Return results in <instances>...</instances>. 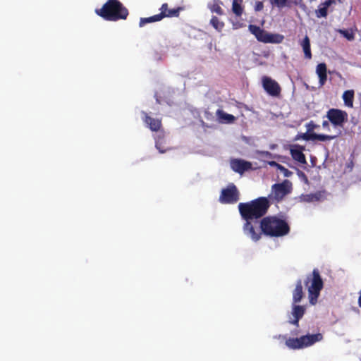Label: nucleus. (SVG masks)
Wrapping results in <instances>:
<instances>
[{
  "label": "nucleus",
  "instance_id": "nucleus-35",
  "mask_svg": "<svg viewBox=\"0 0 361 361\" xmlns=\"http://www.w3.org/2000/svg\"><path fill=\"white\" fill-rule=\"evenodd\" d=\"M280 171L283 173L285 177H290L293 173L291 171H290L288 169L285 168L284 166L282 167Z\"/></svg>",
  "mask_w": 361,
  "mask_h": 361
},
{
  "label": "nucleus",
  "instance_id": "nucleus-38",
  "mask_svg": "<svg viewBox=\"0 0 361 361\" xmlns=\"http://www.w3.org/2000/svg\"><path fill=\"white\" fill-rule=\"evenodd\" d=\"M329 121H324L322 122V126L325 129H329Z\"/></svg>",
  "mask_w": 361,
  "mask_h": 361
},
{
  "label": "nucleus",
  "instance_id": "nucleus-26",
  "mask_svg": "<svg viewBox=\"0 0 361 361\" xmlns=\"http://www.w3.org/2000/svg\"><path fill=\"white\" fill-rule=\"evenodd\" d=\"M316 73L318 76L322 75H326L327 74V68H326V63H319L317 66Z\"/></svg>",
  "mask_w": 361,
  "mask_h": 361
},
{
  "label": "nucleus",
  "instance_id": "nucleus-34",
  "mask_svg": "<svg viewBox=\"0 0 361 361\" xmlns=\"http://www.w3.org/2000/svg\"><path fill=\"white\" fill-rule=\"evenodd\" d=\"M318 77H319V82L320 85L321 86L324 85L327 80V74L319 75Z\"/></svg>",
  "mask_w": 361,
  "mask_h": 361
},
{
  "label": "nucleus",
  "instance_id": "nucleus-32",
  "mask_svg": "<svg viewBox=\"0 0 361 361\" xmlns=\"http://www.w3.org/2000/svg\"><path fill=\"white\" fill-rule=\"evenodd\" d=\"M212 11L215 12L219 15H223V9L219 4H214V6L212 8Z\"/></svg>",
  "mask_w": 361,
  "mask_h": 361
},
{
  "label": "nucleus",
  "instance_id": "nucleus-13",
  "mask_svg": "<svg viewBox=\"0 0 361 361\" xmlns=\"http://www.w3.org/2000/svg\"><path fill=\"white\" fill-rule=\"evenodd\" d=\"M305 310H306V309H305V306L293 303L291 314L293 317V319L291 321H289V322L291 324L298 326L299 321L304 316V314L305 313Z\"/></svg>",
  "mask_w": 361,
  "mask_h": 361
},
{
  "label": "nucleus",
  "instance_id": "nucleus-3",
  "mask_svg": "<svg viewBox=\"0 0 361 361\" xmlns=\"http://www.w3.org/2000/svg\"><path fill=\"white\" fill-rule=\"evenodd\" d=\"M95 13L108 21L126 20L129 11L118 0H107L101 8H97Z\"/></svg>",
  "mask_w": 361,
  "mask_h": 361
},
{
  "label": "nucleus",
  "instance_id": "nucleus-1",
  "mask_svg": "<svg viewBox=\"0 0 361 361\" xmlns=\"http://www.w3.org/2000/svg\"><path fill=\"white\" fill-rule=\"evenodd\" d=\"M271 203L267 197H260L247 202L238 204L241 218L245 221L243 226L244 233L253 241L261 238V233H257L253 222L263 217L268 212Z\"/></svg>",
  "mask_w": 361,
  "mask_h": 361
},
{
  "label": "nucleus",
  "instance_id": "nucleus-40",
  "mask_svg": "<svg viewBox=\"0 0 361 361\" xmlns=\"http://www.w3.org/2000/svg\"><path fill=\"white\" fill-rule=\"evenodd\" d=\"M311 196H312L311 197H310V196H308V197H309V198H308V200H307L308 201H312V200H313L314 199H315V200H317V199H318L315 195H311Z\"/></svg>",
  "mask_w": 361,
  "mask_h": 361
},
{
  "label": "nucleus",
  "instance_id": "nucleus-30",
  "mask_svg": "<svg viewBox=\"0 0 361 361\" xmlns=\"http://www.w3.org/2000/svg\"><path fill=\"white\" fill-rule=\"evenodd\" d=\"M319 127V126L314 123L313 121H311L306 124L307 131L310 133H314V130Z\"/></svg>",
  "mask_w": 361,
  "mask_h": 361
},
{
  "label": "nucleus",
  "instance_id": "nucleus-17",
  "mask_svg": "<svg viewBox=\"0 0 361 361\" xmlns=\"http://www.w3.org/2000/svg\"><path fill=\"white\" fill-rule=\"evenodd\" d=\"M300 44L303 49L305 58L307 59H311L312 55L311 51L310 40L309 37L306 35L304 37V39L300 42Z\"/></svg>",
  "mask_w": 361,
  "mask_h": 361
},
{
  "label": "nucleus",
  "instance_id": "nucleus-24",
  "mask_svg": "<svg viewBox=\"0 0 361 361\" xmlns=\"http://www.w3.org/2000/svg\"><path fill=\"white\" fill-rule=\"evenodd\" d=\"M210 23L219 32H221L224 27V22L221 21L216 16H212Z\"/></svg>",
  "mask_w": 361,
  "mask_h": 361
},
{
  "label": "nucleus",
  "instance_id": "nucleus-19",
  "mask_svg": "<svg viewBox=\"0 0 361 361\" xmlns=\"http://www.w3.org/2000/svg\"><path fill=\"white\" fill-rule=\"evenodd\" d=\"M249 30L251 32L252 34H253L255 36L258 41L262 42L266 32L264 30L262 29L259 26L255 25H250Z\"/></svg>",
  "mask_w": 361,
  "mask_h": 361
},
{
  "label": "nucleus",
  "instance_id": "nucleus-2",
  "mask_svg": "<svg viewBox=\"0 0 361 361\" xmlns=\"http://www.w3.org/2000/svg\"><path fill=\"white\" fill-rule=\"evenodd\" d=\"M261 233L269 237H282L290 232V226L287 221L276 216H268L263 217L259 224Z\"/></svg>",
  "mask_w": 361,
  "mask_h": 361
},
{
  "label": "nucleus",
  "instance_id": "nucleus-21",
  "mask_svg": "<svg viewBox=\"0 0 361 361\" xmlns=\"http://www.w3.org/2000/svg\"><path fill=\"white\" fill-rule=\"evenodd\" d=\"M354 91L353 90H346L343 94V99L346 106L352 108L353 106Z\"/></svg>",
  "mask_w": 361,
  "mask_h": 361
},
{
  "label": "nucleus",
  "instance_id": "nucleus-8",
  "mask_svg": "<svg viewBox=\"0 0 361 361\" xmlns=\"http://www.w3.org/2000/svg\"><path fill=\"white\" fill-rule=\"evenodd\" d=\"M326 116L335 127H343V124L347 122L348 116L345 111L332 108L329 109Z\"/></svg>",
  "mask_w": 361,
  "mask_h": 361
},
{
  "label": "nucleus",
  "instance_id": "nucleus-44",
  "mask_svg": "<svg viewBox=\"0 0 361 361\" xmlns=\"http://www.w3.org/2000/svg\"><path fill=\"white\" fill-rule=\"evenodd\" d=\"M339 2H341V0H338Z\"/></svg>",
  "mask_w": 361,
  "mask_h": 361
},
{
  "label": "nucleus",
  "instance_id": "nucleus-28",
  "mask_svg": "<svg viewBox=\"0 0 361 361\" xmlns=\"http://www.w3.org/2000/svg\"><path fill=\"white\" fill-rule=\"evenodd\" d=\"M339 32L349 41H352L355 38V35L352 31H349L348 30H340Z\"/></svg>",
  "mask_w": 361,
  "mask_h": 361
},
{
  "label": "nucleus",
  "instance_id": "nucleus-9",
  "mask_svg": "<svg viewBox=\"0 0 361 361\" xmlns=\"http://www.w3.org/2000/svg\"><path fill=\"white\" fill-rule=\"evenodd\" d=\"M262 86L264 90L272 97L279 96L281 91L279 83L267 76L262 78Z\"/></svg>",
  "mask_w": 361,
  "mask_h": 361
},
{
  "label": "nucleus",
  "instance_id": "nucleus-7",
  "mask_svg": "<svg viewBox=\"0 0 361 361\" xmlns=\"http://www.w3.org/2000/svg\"><path fill=\"white\" fill-rule=\"evenodd\" d=\"M239 191L233 183L221 190L219 202L222 204H234L239 200Z\"/></svg>",
  "mask_w": 361,
  "mask_h": 361
},
{
  "label": "nucleus",
  "instance_id": "nucleus-22",
  "mask_svg": "<svg viewBox=\"0 0 361 361\" xmlns=\"http://www.w3.org/2000/svg\"><path fill=\"white\" fill-rule=\"evenodd\" d=\"M243 1V0H233L232 11L237 17H240L244 11Z\"/></svg>",
  "mask_w": 361,
  "mask_h": 361
},
{
  "label": "nucleus",
  "instance_id": "nucleus-4",
  "mask_svg": "<svg viewBox=\"0 0 361 361\" xmlns=\"http://www.w3.org/2000/svg\"><path fill=\"white\" fill-rule=\"evenodd\" d=\"M304 284L308 290L310 303L315 305L324 288V281L318 269H314L311 274L307 275Z\"/></svg>",
  "mask_w": 361,
  "mask_h": 361
},
{
  "label": "nucleus",
  "instance_id": "nucleus-42",
  "mask_svg": "<svg viewBox=\"0 0 361 361\" xmlns=\"http://www.w3.org/2000/svg\"><path fill=\"white\" fill-rule=\"evenodd\" d=\"M358 304H359V306L361 307V290H360V296L358 298Z\"/></svg>",
  "mask_w": 361,
  "mask_h": 361
},
{
  "label": "nucleus",
  "instance_id": "nucleus-31",
  "mask_svg": "<svg viewBox=\"0 0 361 361\" xmlns=\"http://www.w3.org/2000/svg\"><path fill=\"white\" fill-rule=\"evenodd\" d=\"M155 147L156 148L159 150V152L160 153H165L166 152H167L168 150H170L171 148H165L164 146H163V144H162V142L160 141V140H157L156 141V145H155Z\"/></svg>",
  "mask_w": 361,
  "mask_h": 361
},
{
  "label": "nucleus",
  "instance_id": "nucleus-43",
  "mask_svg": "<svg viewBox=\"0 0 361 361\" xmlns=\"http://www.w3.org/2000/svg\"><path fill=\"white\" fill-rule=\"evenodd\" d=\"M298 175L306 178L305 174L302 171H298Z\"/></svg>",
  "mask_w": 361,
  "mask_h": 361
},
{
  "label": "nucleus",
  "instance_id": "nucleus-15",
  "mask_svg": "<svg viewBox=\"0 0 361 361\" xmlns=\"http://www.w3.org/2000/svg\"><path fill=\"white\" fill-rule=\"evenodd\" d=\"M304 297L302 288V282L301 279L296 281L295 289L293 290V303L297 304L300 302Z\"/></svg>",
  "mask_w": 361,
  "mask_h": 361
},
{
  "label": "nucleus",
  "instance_id": "nucleus-23",
  "mask_svg": "<svg viewBox=\"0 0 361 361\" xmlns=\"http://www.w3.org/2000/svg\"><path fill=\"white\" fill-rule=\"evenodd\" d=\"M315 15L317 18H326L328 15V7L322 3L319 6V8L315 11Z\"/></svg>",
  "mask_w": 361,
  "mask_h": 361
},
{
  "label": "nucleus",
  "instance_id": "nucleus-27",
  "mask_svg": "<svg viewBox=\"0 0 361 361\" xmlns=\"http://www.w3.org/2000/svg\"><path fill=\"white\" fill-rule=\"evenodd\" d=\"M313 133H310L307 131L305 133H299L296 135L295 140H298L302 139L304 140H313Z\"/></svg>",
  "mask_w": 361,
  "mask_h": 361
},
{
  "label": "nucleus",
  "instance_id": "nucleus-5",
  "mask_svg": "<svg viewBox=\"0 0 361 361\" xmlns=\"http://www.w3.org/2000/svg\"><path fill=\"white\" fill-rule=\"evenodd\" d=\"M323 339V335L321 333L315 334H307L300 338H289L286 341V345L290 349H302L311 346L317 342Z\"/></svg>",
  "mask_w": 361,
  "mask_h": 361
},
{
  "label": "nucleus",
  "instance_id": "nucleus-39",
  "mask_svg": "<svg viewBox=\"0 0 361 361\" xmlns=\"http://www.w3.org/2000/svg\"><path fill=\"white\" fill-rule=\"evenodd\" d=\"M276 163L275 161H269V165L273 167H275L276 166Z\"/></svg>",
  "mask_w": 361,
  "mask_h": 361
},
{
  "label": "nucleus",
  "instance_id": "nucleus-14",
  "mask_svg": "<svg viewBox=\"0 0 361 361\" xmlns=\"http://www.w3.org/2000/svg\"><path fill=\"white\" fill-rule=\"evenodd\" d=\"M161 12L159 14H162L164 18H172V17H178L180 15V12L183 10L182 7H177L175 8H169V5L167 3H164L161 5L159 8Z\"/></svg>",
  "mask_w": 361,
  "mask_h": 361
},
{
  "label": "nucleus",
  "instance_id": "nucleus-33",
  "mask_svg": "<svg viewBox=\"0 0 361 361\" xmlns=\"http://www.w3.org/2000/svg\"><path fill=\"white\" fill-rule=\"evenodd\" d=\"M264 8V4L262 1H257L255 5V11H260Z\"/></svg>",
  "mask_w": 361,
  "mask_h": 361
},
{
  "label": "nucleus",
  "instance_id": "nucleus-20",
  "mask_svg": "<svg viewBox=\"0 0 361 361\" xmlns=\"http://www.w3.org/2000/svg\"><path fill=\"white\" fill-rule=\"evenodd\" d=\"M162 19H164V16L159 13L148 18H141L139 23V26L143 27L147 23L160 21Z\"/></svg>",
  "mask_w": 361,
  "mask_h": 361
},
{
  "label": "nucleus",
  "instance_id": "nucleus-29",
  "mask_svg": "<svg viewBox=\"0 0 361 361\" xmlns=\"http://www.w3.org/2000/svg\"><path fill=\"white\" fill-rule=\"evenodd\" d=\"M270 3L279 8H283L287 6V0H270Z\"/></svg>",
  "mask_w": 361,
  "mask_h": 361
},
{
  "label": "nucleus",
  "instance_id": "nucleus-11",
  "mask_svg": "<svg viewBox=\"0 0 361 361\" xmlns=\"http://www.w3.org/2000/svg\"><path fill=\"white\" fill-rule=\"evenodd\" d=\"M305 147L300 145H294L290 149V153L293 160L302 164H306V157L303 153Z\"/></svg>",
  "mask_w": 361,
  "mask_h": 361
},
{
  "label": "nucleus",
  "instance_id": "nucleus-36",
  "mask_svg": "<svg viewBox=\"0 0 361 361\" xmlns=\"http://www.w3.org/2000/svg\"><path fill=\"white\" fill-rule=\"evenodd\" d=\"M301 1L302 0H287V6H290L291 4L298 5L300 4Z\"/></svg>",
  "mask_w": 361,
  "mask_h": 361
},
{
  "label": "nucleus",
  "instance_id": "nucleus-16",
  "mask_svg": "<svg viewBox=\"0 0 361 361\" xmlns=\"http://www.w3.org/2000/svg\"><path fill=\"white\" fill-rule=\"evenodd\" d=\"M284 39V36L278 33H269L265 32L262 42L264 43H281Z\"/></svg>",
  "mask_w": 361,
  "mask_h": 361
},
{
  "label": "nucleus",
  "instance_id": "nucleus-41",
  "mask_svg": "<svg viewBox=\"0 0 361 361\" xmlns=\"http://www.w3.org/2000/svg\"><path fill=\"white\" fill-rule=\"evenodd\" d=\"M283 166L279 164V163H276V166H275L278 170H281Z\"/></svg>",
  "mask_w": 361,
  "mask_h": 361
},
{
  "label": "nucleus",
  "instance_id": "nucleus-25",
  "mask_svg": "<svg viewBox=\"0 0 361 361\" xmlns=\"http://www.w3.org/2000/svg\"><path fill=\"white\" fill-rule=\"evenodd\" d=\"M313 140H319V141H329L335 139L336 137V135H324V134H317L313 133Z\"/></svg>",
  "mask_w": 361,
  "mask_h": 361
},
{
  "label": "nucleus",
  "instance_id": "nucleus-18",
  "mask_svg": "<svg viewBox=\"0 0 361 361\" xmlns=\"http://www.w3.org/2000/svg\"><path fill=\"white\" fill-rule=\"evenodd\" d=\"M216 114L221 123H232L235 121V117L233 115L228 114L221 109H218Z\"/></svg>",
  "mask_w": 361,
  "mask_h": 361
},
{
  "label": "nucleus",
  "instance_id": "nucleus-12",
  "mask_svg": "<svg viewBox=\"0 0 361 361\" xmlns=\"http://www.w3.org/2000/svg\"><path fill=\"white\" fill-rule=\"evenodd\" d=\"M142 115L144 123L152 131L157 132L161 129L162 126L161 119L154 118L149 116L145 111H142Z\"/></svg>",
  "mask_w": 361,
  "mask_h": 361
},
{
  "label": "nucleus",
  "instance_id": "nucleus-37",
  "mask_svg": "<svg viewBox=\"0 0 361 361\" xmlns=\"http://www.w3.org/2000/svg\"><path fill=\"white\" fill-rule=\"evenodd\" d=\"M323 4L326 6V7L329 8L332 4H336V0H326Z\"/></svg>",
  "mask_w": 361,
  "mask_h": 361
},
{
  "label": "nucleus",
  "instance_id": "nucleus-10",
  "mask_svg": "<svg viewBox=\"0 0 361 361\" xmlns=\"http://www.w3.org/2000/svg\"><path fill=\"white\" fill-rule=\"evenodd\" d=\"M231 167L235 172L243 174L252 168V164L243 159H234L231 161Z\"/></svg>",
  "mask_w": 361,
  "mask_h": 361
},
{
  "label": "nucleus",
  "instance_id": "nucleus-6",
  "mask_svg": "<svg viewBox=\"0 0 361 361\" xmlns=\"http://www.w3.org/2000/svg\"><path fill=\"white\" fill-rule=\"evenodd\" d=\"M291 190V183L288 180H285L281 183H276L272 185L271 193L269 195V198L273 199L279 202L281 201L286 195L289 194Z\"/></svg>",
  "mask_w": 361,
  "mask_h": 361
}]
</instances>
